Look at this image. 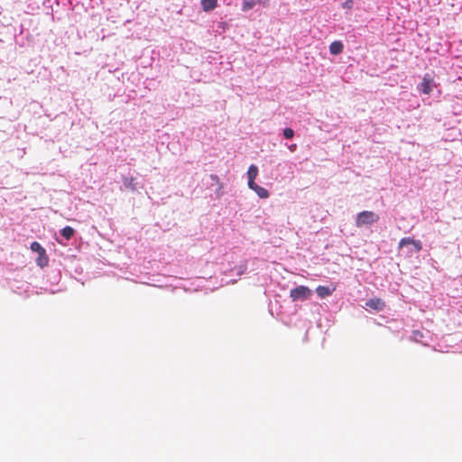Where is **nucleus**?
<instances>
[{
  "label": "nucleus",
  "instance_id": "obj_1",
  "mask_svg": "<svg viewBox=\"0 0 462 462\" xmlns=\"http://www.w3.org/2000/svg\"><path fill=\"white\" fill-rule=\"evenodd\" d=\"M312 295L311 290L304 285L298 286L296 288H293L290 291V297L292 300V301L297 300H305L310 298Z\"/></svg>",
  "mask_w": 462,
  "mask_h": 462
},
{
  "label": "nucleus",
  "instance_id": "obj_2",
  "mask_svg": "<svg viewBox=\"0 0 462 462\" xmlns=\"http://www.w3.org/2000/svg\"><path fill=\"white\" fill-rule=\"evenodd\" d=\"M379 216L373 211H363L357 215L356 226H362L377 222Z\"/></svg>",
  "mask_w": 462,
  "mask_h": 462
},
{
  "label": "nucleus",
  "instance_id": "obj_3",
  "mask_svg": "<svg viewBox=\"0 0 462 462\" xmlns=\"http://www.w3.org/2000/svg\"><path fill=\"white\" fill-rule=\"evenodd\" d=\"M406 246L411 247L408 251V254L419 253L422 249V245H421L420 241L414 240L413 238H411V237H403L400 240L399 249L402 250Z\"/></svg>",
  "mask_w": 462,
  "mask_h": 462
},
{
  "label": "nucleus",
  "instance_id": "obj_4",
  "mask_svg": "<svg viewBox=\"0 0 462 462\" xmlns=\"http://www.w3.org/2000/svg\"><path fill=\"white\" fill-rule=\"evenodd\" d=\"M434 88V79L433 77L430 74H425L420 84V89L422 93L429 95L431 93Z\"/></svg>",
  "mask_w": 462,
  "mask_h": 462
},
{
  "label": "nucleus",
  "instance_id": "obj_5",
  "mask_svg": "<svg viewBox=\"0 0 462 462\" xmlns=\"http://www.w3.org/2000/svg\"><path fill=\"white\" fill-rule=\"evenodd\" d=\"M365 306L376 311H382L385 308V302L380 298H372L368 300Z\"/></svg>",
  "mask_w": 462,
  "mask_h": 462
},
{
  "label": "nucleus",
  "instance_id": "obj_6",
  "mask_svg": "<svg viewBox=\"0 0 462 462\" xmlns=\"http://www.w3.org/2000/svg\"><path fill=\"white\" fill-rule=\"evenodd\" d=\"M258 175V168L257 166L252 164L248 171H247V176H248V186L253 187L254 185V180Z\"/></svg>",
  "mask_w": 462,
  "mask_h": 462
},
{
  "label": "nucleus",
  "instance_id": "obj_7",
  "mask_svg": "<svg viewBox=\"0 0 462 462\" xmlns=\"http://www.w3.org/2000/svg\"><path fill=\"white\" fill-rule=\"evenodd\" d=\"M334 291H335V288L330 289L327 286H321V285L318 286L316 289V292H317L318 296L321 299H324V298L331 295Z\"/></svg>",
  "mask_w": 462,
  "mask_h": 462
},
{
  "label": "nucleus",
  "instance_id": "obj_8",
  "mask_svg": "<svg viewBox=\"0 0 462 462\" xmlns=\"http://www.w3.org/2000/svg\"><path fill=\"white\" fill-rule=\"evenodd\" d=\"M344 45L340 41H335L331 42L329 46V51L333 55L340 54L343 51Z\"/></svg>",
  "mask_w": 462,
  "mask_h": 462
},
{
  "label": "nucleus",
  "instance_id": "obj_9",
  "mask_svg": "<svg viewBox=\"0 0 462 462\" xmlns=\"http://www.w3.org/2000/svg\"><path fill=\"white\" fill-rule=\"evenodd\" d=\"M217 5V0H201V7L205 12L215 9Z\"/></svg>",
  "mask_w": 462,
  "mask_h": 462
},
{
  "label": "nucleus",
  "instance_id": "obj_10",
  "mask_svg": "<svg viewBox=\"0 0 462 462\" xmlns=\"http://www.w3.org/2000/svg\"><path fill=\"white\" fill-rule=\"evenodd\" d=\"M249 188L254 189L261 199L268 198V195H269L268 190L263 187L258 186L255 182H254V185H253V187H249Z\"/></svg>",
  "mask_w": 462,
  "mask_h": 462
},
{
  "label": "nucleus",
  "instance_id": "obj_11",
  "mask_svg": "<svg viewBox=\"0 0 462 462\" xmlns=\"http://www.w3.org/2000/svg\"><path fill=\"white\" fill-rule=\"evenodd\" d=\"M60 233L66 240H69L74 236L75 230L71 226H65L61 229Z\"/></svg>",
  "mask_w": 462,
  "mask_h": 462
},
{
  "label": "nucleus",
  "instance_id": "obj_12",
  "mask_svg": "<svg viewBox=\"0 0 462 462\" xmlns=\"http://www.w3.org/2000/svg\"><path fill=\"white\" fill-rule=\"evenodd\" d=\"M48 263H49V259H48V256L46 255V252L44 251V253L42 254L38 255L37 264L41 267H44L48 264Z\"/></svg>",
  "mask_w": 462,
  "mask_h": 462
},
{
  "label": "nucleus",
  "instance_id": "obj_13",
  "mask_svg": "<svg viewBox=\"0 0 462 462\" xmlns=\"http://www.w3.org/2000/svg\"><path fill=\"white\" fill-rule=\"evenodd\" d=\"M255 3L253 0H243L242 10L246 12L254 8Z\"/></svg>",
  "mask_w": 462,
  "mask_h": 462
},
{
  "label": "nucleus",
  "instance_id": "obj_14",
  "mask_svg": "<svg viewBox=\"0 0 462 462\" xmlns=\"http://www.w3.org/2000/svg\"><path fill=\"white\" fill-rule=\"evenodd\" d=\"M31 249L34 252H37L38 254H42L45 250L38 242H32L31 244Z\"/></svg>",
  "mask_w": 462,
  "mask_h": 462
},
{
  "label": "nucleus",
  "instance_id": "obj_15",
  "mask_svg": "<svg viewBox=\"0 0 462 462\" xmlns=\"http://www.w3.org/2000/svg\"><path fill=\"white\" fill-rule=\"evenodd\" d=\"M283 135L286 139H291L294 136V131L291 128H285L283 130Z\"/></svg>",
  "mask_w": 462,
  "mask_h": 462
},
{
  "label": "nucleus",
  "instance_id": "obj_16",
  "mask_svg": "<svg viewBox=\"0 0 462 462\" xmlns=\"http://www.w3.org/2000/svg\"><path fill=\"white\" fill-rule=\"evenodd\" d=\"M353 5V0H346L345 3H344V6L345 7H347V8H350Z\"/></svg>",
  "mask_w": 462,
  "mask_h": 462
},
{
  "label": "nucleus",
  "instance_id": "obj_17",
  "mask_svg": "<svg viewBox=\"0 0 462 462\" xmlns=\"http://www.w3.org/2000/svg\"><path fill=\"white\" fill-rule=\"evenodd\" d=\"M210 179H211L212 180L216 181L217 183H218V181H219L218 177H217V175H214V174H211V175H210Z\"/></svg>",
  "mask_w": 462,
  "mask_h": 462
},
{
  "label": "nucleus",
  "instance_id": "obj_18",
  "mask_svg": "<svg viewBox=\"0 0 462 462\" xmlns=\"http://www.w3.org/2000/svg\"><path fill=\"white\" fill-rule=\"evenodd\" d=\"M289 149L293 152L296 149V144H291Z\"/></svg>",
  "mask_w": 462,
  "mask_h": 462
},
{
  "label": "nucleus",
  "instance_id": "obj_19",
  "mask_svg": "<svg viewBox=\"0 0 462 462\" xmlns=\"http://www.w3.org/2000/svg\"><path fill=\"white\" fill-rule=\"evenodd\" d=\"M413 334L415 336H421V333L420 331H414Z\"/></svg>",
  "mask_w": 462,
  "mask_h": 462
}]
</instances>
